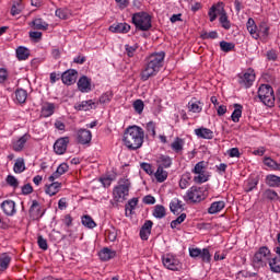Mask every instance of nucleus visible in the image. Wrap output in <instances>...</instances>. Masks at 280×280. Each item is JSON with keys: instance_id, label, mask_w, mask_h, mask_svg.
<instances>
[{"instance_id": "8", "label": "nucleus", "mask_w": 280, "mask_h": 280, "mask_svg": "<svg viewBox=\"0 0 280 280\" xmlns=\"http://www.w3.org/2000/svg\"><path fill=\"white\" fill-rule=\"evenodd\" d=\"M162 264L164 268L173 270L174 272L183 270V264H180V260L172 254H165L162 256Z\"/></svg>"}, {"instance_id": "22", "label": "nucleus", "mask_w": 280, "mask_h": 280, "mask_svg": "<svg viewBox=\"0 0 280 280\" xmlns=\"http://www.w3.org/2000/svg\"><path fill=\"white\" fill-rule=\"evenodd\" d=\"M158 167L162 170H167L172 167V158L170 155H160L156 160Z\"/></svg>"}, {"instance_id": "50", "label": "nucleus", "mask_w": 280, "mask_h": 280, "mask_svg": "<svg viewBox=\"0 0 280 280\" xmlns=\"http://www.w3.org/2000/svg\"><path fill=\"white\" fill-rule=\"evenodd\" d=\"M133 108L138 115H141V113H143V108H145V104L141 100H136L133 102Z\"/></svg>"}, {"instance_id": "19", "label": "nucleus", "mask_w": 280, "mask_h": 280, "mask_svg": "<svg viewBox=\"0 0 280 280\" xmlns=\"http://www.w3.org/2000/svg\"><path fill=\"white\" fill-rule=\"evenodd\" d=\"M117 255V252L110 250V248L105 247L98 253V257L102 261H110Z\"/></svg>"}, {"instance_id": "58", "label": "nucleus", "mask_w": 280, "mask_h": 280, "mask_svg": "<svg viewBox=\"0 0 280 280\" xmlns=\"http://www.w3.org/2000/svg\"><path fill=\"white\" fill-rule=\"evenodd\" d=\"M140 167H141V170H143V172H145L150 176H152V174H154V171L152 170V164H150V163L143 162L140 164Z\"/></svg>"}, {"instance_id": "6", "label": "nucleus", "mask_w": 280, "mask_h": 280, "mask_svg": "<svg viewBox=\"0 0 280 280\" xmlns=\"http://www.w3.org/2000/svg\"><path fill=\"white\" fill-rule=\"evenodd\" d=\"M130 192V179L120 178L118 182V186L114 188V199L116 202H120L121 200H126V196Z\"/></svg>"}, {"instance_id": "15", "label": "nucleus", "mask_w": 280, "mask_h": 280, "mask_svg": "<svg viewBox=\"0 0 280 280\" xmlns=\"http://www.w3.org/2000/svg\"><path fill=\"white\" fill-rule=\"evenodd\" d=\"M153 224L154 223L152 221H150V220L144 222V224L140 229V237H141V240L148 241V238L150 237V234L152 233Z\"/></svg>"}, {"instance_id": "21", "label": "nucleus", "mask_w": 280, "mask_h": 280, "mask_svg": "<svg viewBox=\"0 0 280 280\" xmlns=\"http://www.w3.org/2000/svg\"><path fill=\"white\" fill-rule=\"evenodd\" d=\"M225 207H226V203L224 201H214L208 208V213L210 215H215V213H220V211H222V209H224Z\"/></svg>"}, {"instance_id": "40", "label": "nucleus", "mask_w": 280, "mask_h": 280, "mask_svg": "<svg viewBox=\"0 0 280 280\" xmlns=\"http://www.w3.org/2000/svg\"><path fill=\"white\" fill-rule=\"evenodd\" d=\"M81 222L83 226H86L88 229H95V226H97V223H95L93 218H91L89 214L83 215Z\"/></svg>"}, {"instance_id": "10", "label": "nucleus", "mask_w": 280, "mask_h": 280, "mask_svg": "<svg viewBox=\"0 0 280 280\" xmlns=\"http://www.w3.org/2000/svg\"><path fill=\"white\" fill-rule=\"evenodd\" d=\"M226 13V10H224V3L218 2L217 4L212 5L208 12V16L210 19V22L213 23L215 19L221 18L223 14Z\"/></svg>"}, {"instance_id": "20", "label": "nucleus", "mask_w": 280, "mask_h": 280, "mask_svg": "<svg viewBox=\"0 0 280 280\" xmlns=\"http://www.w3.org/2000/svg\"><path fill=\"white\" fill-rule=\"evenodd\" d=\"M170 210L172 213H174V215H178V213H180L182 211H185V208H183V201L175 198L170 203Z\"/></svg>"}, {"instance_id": "37", "label": "nucleus", "mask_w": 280, "mask_h": 280, "mask_svg": "<svg viewBox=\"0 0 280 280\" xmlns=\"http://www.w3.org/2000/svg\"><path fill=\"white\" fill-rule=\"evenodd\" d=\"M15 100L19 104H25V102H27V91L24 89H18L15 91Z\"/></svg>"}, {"instance_id": "45", "label": "nucleus", "mask_w": 280, "mask_h": 280, "mask_svg": "<svg viewBox=\"0 0 280 280\" xmlns=\"http://www.w3.org/2000/svg\"><path fill=\"white\" fill-rule=\"evenodd\" d=\"M188 109L190 113H202V106H200V102L190 101L188 103Z\"/></svg>"}, {"instance_id": "13", "label": "nucleus", "mask_w": 280, "mask_h": 280, "mask_svg": "<svg viewBox=\"0 0 280 280\" xmlns=\"http://www.w3.org/2000/svg\"><path fill=\"white\" fill-rule=\"evenodd\" d=\"M69 147V137H62L56 140L54 143V152L61 155L67 152V148Z\"/></svg>"}, {"instance_id": "48", "label": "nucleus", "mask_w": 280, "mask_h": 280, "mask_svg": "<svg viewBox=\"0 0 280 280\" xmlns=\"http://www.w3.org/2000/svg\"><path fill=\"white\" fill-rule=\"evenodd\" d=\"M55 15L58 16V19H62L63 21L69 19V9H57L55 11Z\"/></svg>"}, {"instance_id": "43", "label": "nucleus", "mask_w": 280, "mask_h": 280, "mask_svg": "<svg viewBox=\"0 0 280 280\" xmlns=\"http://www.w3.org/2000/svg\"><path fill=\"white\" fill-rule=\"evenodd\" d=\"M23 2L19 0L16 3H14L11 8V14L12 16H16L18 14H21L23 12Z\"/></svg>"}, {"instance_id": "35", "label": "nucleus", "mask_w": 280, "mask_h": 280, "mask_svg": "<svg viewBox=\"0 0 280 280\" xmlns=\"http://www.w3.org/2000/svg\"><path fill=\"white\" fill-rule=\"evenodd\" d=\"M234 110L231 115V119L232 121H234V124H237L240 121V118L242 117V108L243 106L241 104H234Z\"/></svg>"}, {"instance_id": "31", "label": "nucleus", "mask_w": 280, "mask_h": 280, "mask_svg": "<svg viewBox=\"0 0 280 280\" xmlns=\"http://www.w3.org/2000/svg\"><path fill=\"white\" fill-rule=\"evenodd\" d=\"M32 25L34 30H42L44 32L47 31L49 27V24L40 18L33 20Z\"/></svg>"}, {"instance_id": "17", "label": "nucleus", "mask_w": 280, "mask_h": 280, "mask_svg": "<svg viewBox=\"0 0 280 280\" xmlns=\"http://www.w3.org/2000/svg\"><path fill=\"white\" fill-rule=\"evenodd\" d=\"M109 32H114L116 34H128L130 32V25L128 23H118L109 26Z\"/></svg>"}, {"instance_id": "51", "label": "nucleus", "mask_w": 280, "mask_h": 280, "mask_svg": "<svg viewBox=\"0 0 280 280\" xmlns=\"http://www.w3.org/2000/svg\"><path fill=\"white\" fill-rule=\"evenodd\" d=\"M199 257L205 264H209L211 261V253H209L208 248H203Z\"/></svg>"}, {"instance_id": "36", "label": "nucleus", "mask_w": 280, "mask_h": 280, "mask_svg": "<svg viewBox=\"0 0 280 280\" xmlns=\"http://www.w3.org/2000/svg\"><path fill=\"white\" fill-rule=\"evenodd\" d=\"M185 145V140L182 138H175L173 143L171 144L172 150L178 154V152H183V147Z\"/></svg>"}, {"instance_id": "26", "label": "nucleus", "mask_w": 280, "mask_h": 280, "mask_svg": "<svg viewBox=\"0 0 280 280\" xmlns=\"http://www.w3.org/2000/svg\"><path fill=\"white\" fill-rule=\"evenodd\" d=\"M93 106H95V102H93V100H89L74 105V108L75 110H93Z\"/></svg>"}, {"instance_id": "28", "label": "nucleus", "mask_w": 280, "mask_h": 280, "mask_svg": "<svg viewBox=\"0 0 280 280\" xmlns=\"http://www.w3.org/2000/svg\"><path fill=\"white\" fill-rule=\"evenodd\" d=\"M54 110H56V105L54 103H46L42 107V117H51Z\"/></svg>"}, {"instance_id": "62", "label": "nucleus", "mask_w": 280, "mask_h": 280, "mask_svg": "<svg viewBox=\"0 0 280 280\" xmlns=\"http://www.w3.org/2000/svg\"><path fill=\"white\" fill-rule=\"evenodd\" d=\"M258 184V179H249L247 183V187L245 188V191H253V189H255V187H257Z\"/></svg>"}, {"instance_id": "63", "label": "nucleus", "mask_w": 280, "mask_h": 280, "mask_svg": "<svg viewBox=\"0 0 280 280\" xmlns=\"http://www.w3.org/2000/svg\"><path fill=\"white\" fill-rule=\"evenodd\" d=\"M34 192V187H32V184H25L22 186V194L23 196H30V194Z\"/></svg>"}, {"instance_id": "38", "label": "nucleus", "mask_w": 280, "mask_h": 280, "mask_svg": "<svg viewBox=\"0 0 280 280\" xmlns=\"http://www.w3.org/2000/svg\"><path fill=\"white\" fill-rule=\"evenodd\" d=\"M268 264L271 272H280V258L278 256L270 258Z\"/></svg>"}, {"instance_id": "64", "label": "nucleus", "mask_w": 280, "mask_h": 280, "mask_svg": "<svg viewBox=\"0 0 280 280\" xmlns=\"http://www.w3.org/2000/svg\"><path fill=\"white\" fill-rule=\"evenodd\" d=\"M267 60H270L271 62H276L278 55H277V50H269L267 51Z\"/></svg>"}, {"instance_id": "39", "label": "nucleus", "mask_w": 280, "mask_h": 280, "mask_svg": "<svg viewBox=\"0 0 280 280\" xmlns=\"http://www.w3.org/2000/svg\"><path fill=\"white\" fill-rule=\"evenodd\" d=\"M25 170V160L23 158H19L13 166V171L15 174H23V171Z\"/></svg>"}, {"instance_id": "23", "label": "nucleus", "mask_w": 280, "mask_h": 280, "mask_svg": "<svg viewBox=\"0 0 280 280\" xmlns=\"http://www.w3.org/2000/svg\"><path fill=\"white\" fill-rule=\"evenodd\" d=\"M195 135H197L199 139H213V132L211 129L205 127L195 129Z\"/></svg>"}, {"instance_id": "32", "label": "nucleus", "mask_w": 280, "mask_h": 280, "mask_svg": "<svg viewBox=\"0 0 280 280\" xmlns=\"http://www.w3.org/2000/svg\"><path fill=\"white\" fill-rule=\"evenodd\" d=\"M266 185H268V187H280V177L277 175H267Z\"/></svg>"}, {"instance_id": "29", "label": "nucleus", "mask_w": 280, "mask_h": 280, "mask_svg": "<svg viewBox=\"0 0 280 280\" xmlns=\"http://www.w3.org/2000/svg\"><path fill=\"white\" fill-rule=\"evenodd\" d=\"M16 58L18 60H27L30 58V49L24 46L16 48Z\"/></svg>"}, {"instance_id": "16", "label": "nucleus", "mask_w": 280, "mask_h": 280, "mask_svg": "<svg viewBox=\"0 0 280 280\" xmlns=\"http://www.w3.org/2000/svg\"><path fill=\"white\" fill-rule=\"evenodd\" d=\"M246 27L250 36L255 38V40L259 39V27H257V24H255V20L253 18L248 19Z\"/></svg>"}, {"instance_id": "5", "label": "nucleus", "mask_w": 280, "mask_h": 280, "mask_svg": "<svg viewBox=\"0 0 280 280\" xmlns=\"http://www.w3.org/2000/svg\"><path fill=\"white\" fill-rule=\"evenodd\" d=\"M258 97L265 106H269V108H272L275 106V90H272V86L268 84H262L258 89Z\"/></svg>"}, {"instance_id": "54", "label": "nucleus", "mask_w": 280, "mask_h": 280, "mask_svg": "<svg viewBox=\"0 0 280 280\" xmlns=\"http://www.w3.org/2000/svg\"><path fill=\"white\" fill-rule=\"evenodd\" d=\"M192 174H205V161L198 162L192 168Z\"/></svg>"}, {"instance_id": "27", "label": "nucleus", "mask_w": 280, "mask_h": 280, "mask_svg": "<svg viewBox=\"0 0 280 280\" xmlns=\"http://www.w3.org/2000/svg\"><path fill=\"white\" fill-rule=\"evenodd\" d=\"M152 215L154 218H156L158 220H163V218H165V215H167V211L165 210L163 205H156L154 207Z\"/></svg>"}, {"instance_id": "41", "label": "nucleus", "mask_w": 280, "mask_h": 280, "mask_svg": "<svg viewBox=\"0 0 280 280\" xmlns=\"http://www.w3.org/2000/svg\"><path fill=\"white\" fill-rule=\"evenodd\" d=\"M269 32H270V26H268L266 22L260 23L258 27V38L259 36H262V38H268Z\"/></svg>"}, {"instance_id": "56", "label": "nucleus", "mask_w": 280, "mask_h": 280, "mask_svg": "<svg viewBox=\"0 0 280 280\" xmlns=\"http://www.w3.org/2000/svg\"><path fill=\"white\" fill-rule=\"evenodd\" d=\"M147 132L151 137H156V125L152 121L147 124Z\"/></svg>"}, {"instance_id": "12", "label": "nucleus", "mask_w": 280, "mask_h": 280, "mask_svg": "<svg viewBox=\"0 0 280 280\" xmlns=\"http://www.w3.org/2000/svg\"><path fill=\"white\" fill-rule=\"evenodd\" d=\"M93 139V133H91V130L89 129H79L77 132V141L81 145H88V143H91V140Z\"/></svg>"}, {"instance_id": "61", "label": "nucleus", "mask_w": 280, "mask_h": 280, "mask_svg": "<svg viewBox=\"0 0 280 280\" xmlns=\"http://www.w3.org/2000/svg\"><path fill=\"white\" fill-rule=\"evenodd\" d=\"M207 180H209V178L207 177V175H205V173L198 174L194 177V182L199 185H201V183H207Z\"/></svg>"}, {"instance_id": "52", "label": "nucleus", "mask_w": 280, "mask_h": 280, "mask_svg": "<svg viewBox=\"0 0 280 280\" xmlns=\"http://www.w3.org/2000/svg\"><path fill=\"white\" fill-rule=\"evenodd\" d=\"M137 205H139V198H132L131 200H129L128 205L126 206V212L128 213V211H130V213H132Z\"/></svg>"}, {"instance_id": "49", "label": "nucleus", "mask_w": 280, "mask_h": 280, "mask_svg": "<svg viewBox=\"0 0 280 280\" xmlns=\"http://www.w3.org/2000/svg\"><path fill=\"white\" fill-rule=\"evenodd\" d=\"M125 49L127 51V56L129 58H133L135 57V54L137 52V49H139V45L138 44H135L133 46H130V45H125Z\"/></svg>"}, {"instance_id": "46", "label": "nucleus", "mask_w": 280, "mask_h": 280, "mask_svg": "<svg viewBox=\"0 0 280 280\" xmlns=\"http://www.w3.org/2000/svg\"><path fill=\"white\" fill-rule=\"evenodd\" d=\"M220 47L221 50L229 54V51H233V49H235V44L222 40L220 42Z\"/></svg>"}, {"instance_id": "44", "label": "nucleus", "mask_w": 280, "mask_h": 280, "mask_svg": "<svg viewBox=\"0 0 280 280\" xmlns=\"http://www.w3.org/2000/svg\"><path fill=\"white\" fill-rule=\"evenodd\" d=\"M219 23H221L223 30H231V21H229L226 12L219 18Z\"/></svg>"}, {"instance_id": "1", "label": "nucleus", "mask_w": 280, "mask_h": 280, "mask_svg": "<svg viewBox=\"0 0 280 280\" xmlns=\"http://www.w3.org/2000/svg\"><path fill=\"white\" fill-rule=\"evenodd\" d=\"M143 139H145V131L137 125L129 126L122 137V141L128 150H139L143 145Z\"/></svg>"}, {"instance_id": "9", "label": "nucleus", "mask_w": 280, "mask_h": 280, "mask_svg": "<svg viewBox=\"0 0 280 280\" xmlns=\"http://www.w3.org/2000/svg\"><path fill=\"white\" fill-rule=\"evenodd\" d=\"M254 82L255 73L252 69H249L247 72L238 74V84H241V86H244L245 89H250Z\"/></svg>"}, {"instance_id": "59", "label": "nucleus", "mask_w": 280, "mask_h": 280, "mask_svg": "<svg viewBox=\"0 0 280 280\" xmlns=\"http://www.w3.org/2000/svg\"><path fill=\"white\" fill-rule=\"evenodd\" d=\"M37 244L42 250H47V248H49V245H47V240L40 235L37 237Z\"/></svg>"}, {"instance_id": "7", "label": "nucleus", "mask_w": 280, "mask_h": 280, "mask_svg": "<svg viewBox=\"0 0 280 280\" xmlns=\"http://www.w3.org/2000/svg\"><path fill=\"white\" fill-rule=\"evenodd\" d=\"M207 198V189L205 187L192 186L188 189L184 200L189 202H202Z\"/></svg>"}, {"instance_id": "60", "label": "nucleus", "mask_w": 280, "mask_h": 280, "mask_svg": "<svg viewBox=\"0 0 280 280\" xmlns=\"http://www.w3.org/2000/svg\"><path fill=\"white\" fill-rule=\"evenodd\" d=\"M30 38L35 40V43L40 42V38H43V33L38 31H32L30 32Z\"/></svg>"}, {"instance_id": "18", "label": "nucleus", "mask_w": 280, "mask_h": 280, "mask_svg": "<svg viewBox=\"0 0 280 280\" xmlns=\"http://www.w3.org/2000/svg\"><path fill=\"white\" fill-rule=\"evenodd\" d=\"M78 89L81 93H89L91 91V79L86 75H83L78 81Z\"/></svg>"}, {"instance_id": "53", "label": "nucleus", "mask_w": 280, "mask_h": 280, "mask_svg": "<svg viewBox=\"0 0 280 280\" xmlns=\"http://www.w3.org/2000/svg\"><path fill=\"white\" fill-rule=\"evenodd\" d=\"M5 180L10 187H13V189H16L19 187V179H16V177H14L13 175H8Z\"/></svg>"}, {"instance_id": "57", "label": "nucleus", "mask_w": 280, "mask_h": 280, "mask_svg": "<svg viewBox=\"0 0 280 280\" xmlns=\"http://www.w3.org/2000/svg\"><path fill=\"white\" fill-rule=\"evenodd\" d=\"M201 38H202V40H207L209 38L215 39V38H218V32H215V31H211L210 33L203 32L201 34Z\"/></svg>"}, {"instance_id": "3", "label": "nucleus", "mask_w": 280, "mask_h": 280, "mask_svg": "<svg viewBox=\"0 0 280 280\" xmlns=\"http://www.w3.org/2000/svg\"><path fill=\"white\" fill-rule=\"evenodd\" d=\"M132 23L140 32H148L152 27V18L145 12H138L132 15Z\"/></svg>"}, {"instance_id": "2", "label": "nucleus", "mask_w": 280, "mask_h": 280, "mask_svg": "<svg viewBox=\"0 0 280 280\" xmlns=\"http://www.w3.org/2000/svg\"><path fill=\"white\" fill-rule=\"evenodd\" d=\"M163 60H165V52H155L148 57L147 65L141 72V80L143 82L154 78L159 71L163 68Z\"/></svg>"}, {"instance_id": "14", "label": "nucleus", "mask_w": 280, "mask_h": 280, "mask_svg": "<svg viewBox=\"0 0 280 280\" xmlns=\"http://www.w3.org/2000/svg\"><path fill=\"white\" fill-rule=\"evenodd\" d=\"M61 80L63 84H67V86H71V84H75V81L78 80V71L73 69L67 70L61 74Z\"/></svg>"}, {"instance_id": "4", "label": "nucleus", "mask_w": 280, "mask_h": 280, "mask_svg": "<svg viewBox=\"0 0 280 280\" xmlns=\"http://www.w3.org/2000/svg\"><path fill=\"white\" fill-rule=\"evenodd\" d=\"M272 254L268 249L267 246H262L255 253L253 258V264L256 268H264V266H268Z\"/></svg>"}, {"instance_id": "25", "label": "nucleus", "mask_w": 280, "mask_h": 280, "mask_svg": "<svg viewBox=\"0 0 280 280\" xmlns=\"http://www.w3.org/2000/svg\"><path fill=\"white\" fill-rule=\"evenodd\" d=\"M62 187L61 183L52 182L50 185L46 186V194L48 196H56L60 191V188Z\"/></svg>"}, {"instance_id": "30", "label": "nucleus", "mask_w": 280, "mask_h": 280, "mask_svg": "<svg viewBox=\"0 0 280 280\" xmlns=\"http://www.w3.org/2000/svg\"><path fill=\"white\" fill-rule=\"evenodd\" d=\"M25 143H27V135L22 136L18 141L13 143L14 152H21L23 148H25Z\"/></svg>"}, {"instance_id": "47", "label": "nucleus", "mask_w": 280, "mask_h": 280, "mask_svg": "<svg viewBox=\"0 0 280 280\" xmlns=\"http://www.w3.org/2000/svg\"><path fill=\"white\" fill-rule=\"evenodd\" d=\"M185 220H187V214L182 213L179 217L176 218V220H173L171 222V229H176V226H178V224H183Z\"/></svg>"}, {"instance_id": "33", "label": "nucleus", "mask_w": 280, "mask_h": 280, "mask_svg": "<svg viewBox=\"0 0 280 280\" xmlns=\"http://www.w3.org/2000/svg\"><path fill=\"white\" fill-rule=\"evenodd\" d=\"M262 198H265L266 200H271V201H280V197L279 194H277V191L272 190V189H266L262 192Z\"/></svg>"}, {"instance_id": "24", "label": "nucleus", "mask_w": 280, "mask_h": 280, "mask_svg": "<svg viewBox=\"0 0 280 280\" xmlns=\"http://www.w3.org/2000/svg\"><path fill=\"white\" fill-rule=\"evenodd\" d=\"M28 213L34 219L43 218V214H40V205L36 200H33Z\"/></svg>"}, {"instance_id": "11", "label": "nucleus", "mask_w": 280, "mask_h": 280, "mask_svg": "<svg viewBox=\"0 0 280 280\" xmlns=\"http://www.w3.org/2000/svg\"><path fill=\"white\" fill-rule=\"evenodd\" d=\"M0 207L4 215H8L9 218L16 214V202H14V200L7 199L1 203Z\"/></svg>"}, {"instance_id": "42", "label": "nucleus", "mask_w": 280, "mask_h": 280, "mask_svg": "<svg viewBox=\"0 0 280 280\" xmlns=\"http://www.w3.org/2000/svg\"><path fill=\"white\" fill-rule=\"evenodd\" d=\"M10 261H12V258L8 254H3L0 257V268H2V270H8V266H10Z\"/></svg>"}, {"instance_id": "55", "label": "nucleus", "mask_w": 280, "mask_h": 280, "mask_svg": "<svg viewBox=\"0 0 280 280\" xmlns=\"http://www.w3.org/2000/svg\"><path fill=\"white\" fill-rule=\"evenodd\" d=\"M113 100V92H105L101 97H100V104H108Z\"/></svg>"}, {"instance_id": "34", "label": "nucleus", "mask_w": 280, "mask_h": 280, "mask_svg": "<svg viewBox=\"0 0 280 280\" xmlns=\"http://www.w3.org/2000/svg\"><path fill=\"white\" fill-rule=\"evenodd\" d=\"M154 176L158 183H165V180H167L168 173L167 171H164V168H161L158 166V170L154 173Z\"/></svg>"}]
</instances>
